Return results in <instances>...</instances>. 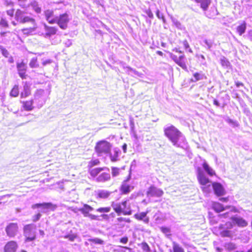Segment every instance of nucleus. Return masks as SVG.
I'll list each match as a JSON object with an SVG mask.
<instances>
[{
	"label": "nucleus",
	"mask_w": 252,
	"mask_h": 252,
	"mask_svg": "<svg viewBox=\"0 0 252 252\" xmlns=\"http://www.w3.org/2000/svg\"><path fill=\"white\" fill-rule=\"evenodd\" d=\"M165 136L172 145L177 148L185 149L188 142L184 134L173 125H167L164 127Z\"/></svg>",
	"instance_id": "f257e3e1"
},
{
	"label": "nucleus",
	"mask_w": 252,
	"mask_h": 252,
	"mask_svg": "<svg viewBox=\"0 0 252 252\" xmlns=\"http://www.w3.org/2000/svg\"><path fill=\"white\" fill-rule=\"evenodd\" d=\"M197 179L202 186V189L204 192H209L213 189L217 196H222L225 194V191L222 185L216 182L212 183L200 169L197 170Z\"/></svg>",
	"instance_id": "f03ea898"
},
{
	"label": "nucleus",
	"mask_w": 252,
	"mask_h": 252,
	"mask_svg": "<svg viewBox=\"0 0 252 252\" xmlns=\"http://www.w3.org/2000/svg\"><path fill=\"white\" fill-rule=\"evenodd\" d=\"M90 174L98 182H105L110 179L109 170L104 168H95L90 169Z\"/></svg>",
	"instance_id": "7ed1b4c3"
},
{
	"label": "nucleus",
	"mask_w": 252,
	"mask_h": 252,
	"mask_svg": "<svg viewBox=\"0 0 252 252\" xmlns=\"http://www.w3.org/2000/svg\"><path fill=\"white\" fill-rule=\"evenodd\" d=\"M27 9L22 10L17 9L14 14V19L16 21H12L11 23L14 26H16L18 23L25 24L26 23H31L34 24L35 20L32 17L26 15Z\"/></svg>",
	"instance_id": "20e7f679"
},
{
	"label": "nucleus",
	"mask_w": 252,
	"mask_h": 252,
	"mask_svg": "<svg viewBox=\"0 0 252 252\" xmlns=\"http://www.w3.org/2000/svg\"><path fill=\"white\" fill-rule=\"evenodd\" d=\"M48 94L42 89L37 90L34 94L33 99L34 107L40 108L45 103Z\"/></svg>",
	"instance_id": "39448f33"
},
{
	"label": "nucleus",
	"mask_w": 252,
	"mask_h": 252,
	"mask_svg": "<svg viewBox=\"0 0 252 252\" xmlns=\"http://www.w3.org/2000/svg\"><path fill=\"white\" fill-rule=\"evenodd\" d=\"M112 206L118 215H120L121 214L125 215H130L131 214L132 212L130 207L129 205H127L126 200L122 201L121 203L113 202Z\"/></svg>",
	"instance_id": "423d86ee"
},
{
	"label": "nucleus",
	"mask_w": 252,
	"mask_h": 252,
	"mask_svg": "<svg viewBox=\"0 0 252 252\" xmlns=\"http://www.w3.org/2000/svg\"><path fill=\"white\" fill-rule=\"evenodd\" d=\"M72 19V16L69 12H66L56 16L55 24L62 30H66L69 22Z\"/></svg>",
	"instance_id": "0eeeda50"
},
{
	"label": "nucleus",
	"mask_w": 252,
	"mask_h": 252,
	"mask_svg": "<svg viewBox=\"0 0 252 252\" xmlns=\"http://www.w3.org/2000/svg\"><path fill=\"white\" fill-rule=\"evenodd\" d=\"M24 235L25 242H31L36 238V225L33 223L27 224L24 227Z\"/></svg>",
	"instance_id": "6e6552de"
},
{
	"label": "nucleus",
	"mask_w": 252,
	"mask_h": 252,
	"mask_svg": "<svg viewBox=\"0 0 252 252\" xmlns=\"http://www.w3.org/2000/svg\"><path fill=\"white\" fill-rule=\"evenodd\" d=\"M111 144L105 140H101L97 143L95 149L96 153L100 156L101 154H107L110 152Z\"/></svg>",
	"instance_id": "1a4fd4ad"
},
{
	"label": "nucleus",
	"mask_w": 252,
	"mask_h": 252,
	"mask_svg": "<svg viewBox=\"0 0 252 252\" xmlns=\"http://www.w3.org/2000/svg\"><path fill=\"white\" fill-rule=\"evenodd\" d=\"M39 208H41L43 210V212H44L46 210H55L57 208V206L51 202L36 203L32 205V208L33 209Z\"/></svg>",
	"instance_id": "9d476101"
},
{
	"label": "nucleus",
	"mask_w": 252,
	"mask_h": 252,
	"mask_svg": "<svg viewBox=\"0 0 252 252\" xmlns=\"http://www.w3.org/2000/svg\"><path fill=\"white\" fill-rule=\"evenodd\" d=\"M163 194V191L155 186H151L147 191V195L148 197H160Z\"/></svg>",
	"instance_id": "9b49d317"
},
{
	"label": "nucleus",
	"mask_w": 252,
	"mask_h": 252,
	"mask_svg": "<svg viewBox=\"0 0 252 252\" xmlns=\"http://www.w3.org/2000/svg\"><path fill=\"white\" fill-rule=\"evenodd\" d=\"M18 225L15 223H9L6 228V232L7 235L10 237H14L18 231Z\"/></svg>",
	"instance_id": "f8f14e48"
},
{
	"label": "nucleus",
	"mask_w": 252,
	"mask_h": 252,
	"mask_svg": "<svg viewBox=\"0 0 252 252\" xmlns=\"http://www.w3.org/2000/svg\"><path fill=\"white\" fill-rule=\"evenodd\" d=\"M129 178H127L126 180H124L120 187V191L122 194H126L130 192L132 189H133V187L131 186L128 183Z\"/></svg>",
	"instance_id": "ddd939ff"
},
{
	"label": "nucleus",
	"mask_w": 252,
	"mask_h": 252,
	"mask_svg": "<svg viewBox=\"0 0 252 252\" xmlns=\"http://www.w3.org/2000/svg\"><path fill=\"white\" fill-rule=\"evenodd\" d=\"M44 16L47 21L50 24H55L56 16L54 15L53 10L47 9L44 12Z\"/></svg>",
	"instance_id": "4468645a"
},
{
	"label": "nucleus",
	"mask_w": 252,
	"mask_h": 252,
	"mask_svg": "<svg viewBox=\"0 0 252 252\" xmlns=\"http://www.w3.org/2000/svg\"><path fill=\"white\" fill-rule=\"evenodd\" d=\"M17 68L19 75L22 79H25L26 77V72L27 66L23 62L17 63Z\"/></svg>",
	"instance_id": "2eb2a0df"
},
{
	"label": "nucleus",
	"mask_w": 252,
	"mask_h": 252,
	"mask_svg": "<svg viewBox=\"0 0 252 252\" xmlns=\"http://www.w3.org/2000/svg\"><path fill=\"white\" fill-rule=\"evenodd\" d=\"M23 90L21 93V97H26L31 94V84L27 81L23 82Z\"/></svg>",
	"instance_id": "dca6fc26"
},
{
	"label": "nucleus",
	"mask_w": 252,
	"mask_h": 252,
	"mask_svg": "<svg viewBox=\"0 0 252 252\" xmlns=\"http://www.w3.org/2000/svg\"><path fill=\"white\" fill-rule=\"evenodd\" d=\"M109 154L111 160L115 162L119 160V157L121 155V151L118 148H115L113 149V152H110Z\"/></svg>",
	"instance_id": "f3484780"
},
{
	"label": "nucleus",
	"mask_w": 252,
	"mask_h": 252,
	"mask_svg": "<svg viewBox=\"0 0 252 252\" xmlns=\"http://www.w3.org/2000/svg\"><path fill=\"white\" fill-rule=\"evenodd\" d=\"M18 247L17 243L15 241L8 242L4 247L5 252H15Z\"/></svg>",
	"instance_id": "a211bd4d"
},
{
	"label": "nucleus",
	"mask_w": 252,
	"mask_h": 252,
	"mask_svg": "<svg viewBox=\"0 0 252 252\" xmlns=\"http://www.w3.org/2000/svg\"><path fill=\"white\" fill-rule=\"evenodd\" d=\"M233 222L235 223L239 227H244L248 225L247 221L240 217L232 218Z\"/></svg>",
	"instance_id": "6ab92c4d"
},
{
	"label": "nucleus",
	"mask_w": 252,
	"mask_h": 252,
	"mask_svg": "<svg viewBox=\"0 0 252 252\" xmlns=\"http://www.w3.org/2000/svg\"><path fill=\"white\" fill-rule=\"evenodd\" d=\"M95 196L96 198H101V199H105L108 198L111 192L105 190V189H98L95 191Z\"/></svg>",
	"instance_id": "aec40b11"
},
{
	"label": "nucleus",
	"mask_w": 252,
	"mask_h": 252,
	"mask_svg": "<svg viewBox=\"0 0 252 252\" xmlns=\"http://www.w3.org/2000/svg\"><path fill=\"white\" fill-rule=\"evenodd\" d=\"M213 209L218 213L220 212L231 208L229 206L224 207L223 205L219 202H213L212 204Z\"/></svg>",
	"instance_id": "412c9836"
},
{
	"label": "nucleus",
	"mask_w": 252,
	"mask_h": 252,
	"mask_svg": "<svg viewBox=\"0 0 252 252\" xmlns=\"http://www.w3.org/2000/svg\"><path fill=\"white\" fill-rule=\"evenodd\" d=\"M193 78L191 79V81L192 82H196L198 81L206 79L207 78L206 76L202 72V71L194 73L193 74Z\"/></svg>",
	"instance_id": "4be33fe9"
},
{
	"label": "nucleus",
	"mask_w": 252,
	"mask_h": 252,
	"mask_svg": "<svg viewBox=\"0 0 252 252\" xmlns=\"http://www.w3.org/2000/svg\"><path fill=\"white\" fill-rule=\"evenodd\" d=\"M148 212H141L137 213L134 215V218L139 220H143L145 223H148L149 222V219L147 217Z\"/></svg>",
	"instance_id": "5701e85b"
},
{
	"label": "nucleus",
	"mask_w": 252,
	"mask_h": 252,
	"mask_svg": "<svg viewBox=\"0 0 252 252\" xmlns=\"http://www.w3.org/2000/svg\"><path fill=\"white\" fill-rule=\"evenodd\" d=\"M186 57L184 54L180 55L176 63L185 71H188V67L186 64Z\"/></svg>",
	"instance_id": "b1692460"
},
{
	"label": "nucleus",
	"mask_w": 252,
	"mask_h": 252,
	"mask_svg": "<svg viewBox=\"0 0 252 252\" xmlns=\"http://www.w3.org/2000/svg\"><path fill=\"white\" fill-rule=\"evenodd\" d=\"M94 208L88 204H84L83 207L79 209V211L81 212L84 217H88L89 214V212L92 211Z\"/></svg>",
	"instance_id": "393cba45"
},
{
	"label": "nucleus",
	"mask_w": 252,
	"mask_h": 252,
	"mask_svg": "<svg viewBox=\"0 0 252 252\" xmlns=\"http://www.w3.org/2000/svg\"><path fill=\"white\" fill-rule=\"evenodd\" d=\"M125 69L126 71L129 75L131 76H137L138 77H142L143 76V74L142 73L139 72L135 69L129 67V66H126L125 67Z\"/></svg>",
	"instance_id": "a878e982"
},
{
	"label": "nucleus",
	"mask_w": 252,
	"mask_h": 252,
	"mask_svg": "<svg viewBox=\"0 0 252 252\" xmlns=\"http://www.w3.org/2000/svg\"><path fill=\"white\" fill-rule=\"evenodd\" d=\"M32 9L37 14H40L41 12V8L38 2L36 0H32L31 1L29 4Z\"/></svg>",
	"instance_id": "bb28decb"
},
{
	"label": "nucleus",
	"mask_w": 252,
	"mask_h": 252,
	"mask_svg": "<svg viewBox=\"0 0 252 252\" xmlns=\"http://www.w3.org/2000/svg\"><path fill=\"white\" fill-rule=\"evenodd\" d=\"M45 30L46 32V34L49 36L55 34L57 31V29L56 28L53 27H49L47 25H45Z\"/></svg>",
	"instance_id": "cd10ccee"
},
{
	"label": "nucleus",
	"mask_w": 252,
	"mask_h": 252,
	"mask_svg": "<svg viewBox=\"0 0 252 252\" xmlns=\"http://www.w3.org/2000/svg\"><path fill=\"white\" fill-rule=\"evenodd\" d=\"M34 104L33 99L23 102V107L24 109L27 111H31L33 109L34 106H33Z\"/></svg>",
	"instance_id": "c85d7f7f"
},
{
	"label": "nucleus",
	"mask_w": 252,
	"mask_h": 252,
	"mask_svg": "<svg viewBox=\"0 0 252 252\" xmlns=\"http://www.w3.org/2000/svg\"><path fill=\"white\" fill-rule=\"evenodd\" d=\"M224 121L233 127H237L239 126V123L236 121L230 119L229 117H226L224 118Z\"/></svg>",
	"instance_id": "c756f323"
},
{
	"label": "nucleus",
	"mask_w": 252,
	"mask_h": 252,
	"mask_svg": "<svg viewBox=\"0 0 252 252\" xmlns=\"http://www.w3.org/2000/svg\"><path fill=\"white\" fill-rule=\"evenodd\" d=\"M246 30V23L245 22L243 21V23L237 26L236 30L237 32L240 35H242L243 33L245 32Z\"/></svg>",
	"instance_id": "7c9ffc66"
},
{
	"label": "nucleus",
	"mask_w": 252,
	"mask_h": 252,
	"mask_svg": "<svg viewBox=\"0 0 252 252\" xmlns=\"http://www.w3.org/2000/svg\"><path fill=\"white\" fill-rule=\"evenodd\" d=\"M171 21L173 23L174 25L179 30L181 31H184L185 27L177 19L171 17Z\"/></svg>",
	"instance_id": "2f4dec72"
},
{
	"label": "nucleus",
	"mask_w": 252,
	"mask_h": 252,
	"mask_svg": "<svg viewBox=\"0 0 252 252\" xmlns=\"http://www.w3.org/2000/svg\"><path fill=\"white\" fill-rule=\"evenodd\" d=\"M203 168L204 170L210 176L214 175L215 173V171L213 170L212 168H211L208 163L206 162H204L203 164Z\"/></svg>",
	"instance_id": "473e14b6"
},
{
	"label": "nucleus",
	"mask_w": 252,
	"mask_h": 252,
	"mask_svg": "<svg viewBox=\"0 0 252 252\" xmlns=\"http://www.w3.org/2000/svg\"><path fill=\"white\" fill-rule=\"evenodd\" d=\"M223 247L226 250L229 251L235 250L237 248L236 245L234 243L232 242L224 243L223 245Z\"/></svg>",
	"instance_id": "72a5a7b5"
},
{
	"label": "nucleus",
	"mask_w": 252,
	"mask_h": 252,
	"mask_svg": "<svg viewBox=\"0 0 252 252\" xmlns=\"http://www.w3.org/2000/svg\"><path fill=\"white\" fill-rule=\"evenodd\" d=\"M220 63L222 66L226 68H228L230 65L229 61L224 56L220 58Z\"/></svg>",
	"instance_id": "f704fd0d"
},
{
	"label": "nucleus",
	"mask_w": 252,
	"mask_h": 252,
	"mask_svg": "<svg viewBox=\"0 0 252 252\" xmlns=\"http://www.w3.org/2000/svg\"><path fill=\"white\" fill-rule=\"evenodd\" d=\"M0 4L6 7H13L14 3L11 0H0Z\"/></svg>",
	"instance_id": "c9c22d12"
},
{
	"label": "nucleus",
	"mask_w": 252,
	"mask_h": 252,
	"mask_svg": "<svg viewBox=\"0 0 252 252\" xmlns=\"http://www.w3.org/2000/svg\"><path fill=\"white\" fill-rule=\"evenodd\" d=\"M173 250L174 252H184V249L176 242L173 243Z\"/></svg>",
	"instance_id": "e433bc0d"
},
{
	"label": "nucleus",
	"mask_w": 252,
	"mask_h": 252,
	"mask_svg": "<svg viewBox=\"0 0 252 252\" xmlns=\"http://www.w3.org/2000/svg\"><path fill=\"white\" fill-rule=\"evenodd\" d=\"M10 95L13 97H16L19 94V88L18 85H15L10 92Z\"/></svg>",
	"instance_id": "4c0bfd02"
},
{
	"label": "nucleus",
	"mask_w": 252,
	"mask_h": 252,
	"mask_svg": "<svg viewBox=\"0 0 252 252\" xmlns=\"http://www.w3.org/2000/svg\"><path fill=\"white\" fill-rule=\"evenodd\" d=\"M29 65L31 68H36L38 67L37 58H32L30 62Z\"/></svg>",
	"instance_id": "58836bf2"
},
{
	"label": "nucleus",
	"mask_w": 252,
	"mask_h": 252,
	"mask_svg": "<svg viewBox=\"0 0 252 252\" xmlns=\"http://www.w3.org/2000/svg\"><path fill=\"white\" fill-rule=\"evenodd\" d=\"M203 42L205 43V47L207 49H210L213 46V41L210 39H205L203 40Z\"/></svg>",
	"instance_id": "ea45409f"
},
{
	"label": "nucleus",
	"mask_w": 252,
	"mask_h": 252,
	"mask_svg": "<svg viewBox=\"0 0 252 252\" xmlns=\"http://www.w3.org/2000/svg\"><path fill=\"white\" fill-rule=\"evenodd\" d=\"M141 247L142 249V250L145 252H150L151 251V249L149 247V246L148 245V244L146 242H142L141 244Z\"/></svg>",
	"instance_id": "a19ab883"
},
{
	"label": "nucleus",
	"mask_w": 252,
	"mask_h": 252,
	"mask_svg": "<svg viewBox=\"0 0 252 252\" xmlns=\"http://www.w3.org/2000/svg\"><path fill=\"white\" fill-rule=\"evenodd\" d=\"M27 0H21L18 1V5L19 6L22 8L24 9V10L26 9L29 6V4H28L27 3Z\"/></svg>",
	"instance_id": "79ce46f5"
},
{
	"label": "nucleus",
	"mask_w": 252,
	"mask_h": 252,
	"mask_svg": "<svg viewBox=\"0 0 252 252\" xmlns=\"http://www.w3.org/2000/svg\"><path fill=\"white\" fill-rule=\"evenodd\" d=\"M88 241L90 242H93L96 244L102 245L103 244V241L97 238H94L92 239H88Z\"/></svg>",
	"instance_id": "37998d69"
},
{
	"label": "nucleus",
	"mask_w": 252,
	"mask_h": 252,
	"mask_svg": "<svg viewBox=\"0 0 252 252\" xmlns=\"http://www.w3.org/2000/svg\"><path fill=\"white\" fill-rule=\"evenodd\" d=\"M156 15L158 19H161L164 23L166 22V20L163 14L162 13H160L158 9L156 11Z\"/></svg>",
	"instance_id": "c03bdc74"
},
{
	"label": "nucleus",
	"mask_w": 252,
	"mask_h": 252,
	"mask_svg": "<svg viewBox=\"0 0 252 252\" xmlns=\"http://www.w3.org/2000/svg\"><path fill=\"white\" fill-rule=\"evenodd\" d=\"M111 208L108 207H101L96 209V211L100 213H107L110 212Z\"/></svg>",
	"instance_id": "a18cd8bd"
},
{
	"label": "nucleus",
	"mask_w": 252,
	"mask_h": 252,
	"mask_svg": "<svg viewBox=\"0 0 252 252\" xmlns=\"http://www.w3.org/2000/svg\"><path fill=\"white\" fill-rule=\"evenodd\" d=\"M0 50L1 51L2 55L4 57H5L6 58L8 57L9 53L8 51L5 48H4V47H3L1 46H0Z\"/></svg>",
	"instance_id": "49530a36"
},
{
	"label": "nucleus",
	"mask_w": 252,
	"mask_h": 252,
	"mask_svg": "<svg viewBox=\"0 0 252 252\" xmlns=\"http://www.w3.org/2000/svg\"><path fill=\"white\" fill-rule=\"evenodd\" d=\"M183 44L184 48L186 50L188 51L190 53H192V51L191 49V48L189 47V44L188 43V42L187 41V40H184L183 42Z\"/></svg>",
	"instance_id": "de8ad7c7"
},
{
	"label": "nucleus",
	"mask_w": 252,
	"mask_h": 252,
	"mask_svg": "<svg viewBox=\"0 0 252 252\" xmlns=\"http://www.w3.org/2000/svg\"><path fill=\"white\" fill-rule=\"evenodd\" d=\"M77 235L75 234H69L64 236L65 238L68 239L70 241H74V239L76 238Z\"/></svg>",
	"instance_id": "09e8293b"
},
{
	"label": "nucleus",
	"mask_w": 252,
	"mask_h": 252,
	"mask_svg": "<svg viewBox=\"0 0 252 252\" xmlns=\"http://www.w3.org/2000/svg\"><path fill=\"white\" fill-rule=\"evenodd\" d=\"M112 174L113 177H116L119 174V169L117 167H112Z\"/></svg>",
	"instance_id": "8fccbe9b"
},
{
	"label": "nucleus",
	"mask_w": 252,
	"mask_h": 252,
	"mask_svg": "<svg viewBox=\"0 0 252 252\" xmlns=\"http://www.w3.org/2000/svg\"><path fill=\"white\" fill-rule=\"evenodd\" d=\"M160 230L164 234H169L170 233V229L168 227L165 226H161L160 228Z\"/></svg>",
	"instance_id": "3c124183"
},
{
	"label": "nucleus",
	"mask_w": 252,
	"mask_h": 252,
	"mask_svg": "<svg viewBox=\"0 0 252 252\" xmlns=\"http://www.w3.org/2000/svg\"><path fill=\"white\" fill-rule=\"evenodd\" d=\"M242 107L243 108V112L247 116L249 115L250 114V111L249 109L248 108L247 105L245 103L242 104Z\"/></svg>",
	"instance_id": "603ef678"
},
{
	"label": "nucleus",
	"mask_w": 252,
	"mask_h": 252,
	"mask_svg": "<svg viewBox=\"0 0 252 252\" xmlns=\"http://www.w3.org/2000/svg\"><path fill=\"white\" fill-rule=\"evenodd\" d=\"M42 64L43 66H46L48 64H50L52 63H53V60L51 59H44L42 60Z\"/></svg>",
	"instance_id": "864d4df0"
},
{
	"label": "nucleus",
	"mask_w": 252,
	"mask_h": 252,
	"mask_svg": "<svg viewBox=\"0 0 252 252\" xmlns=\"http://www.w3.org/2000/svg\"><path fill=\"white\" fill-rule=\"evenodd\" d=\"M127 250L130 251L131 249L127 247L120 246L119 247V249L118 250L119 252H126V251Z\"/></svg>",
	"instance_id": "5fc2aeb1"
},
{
	"label": "nucleus",
	"mask_w": 252,
	"mask_h": 252,
	"mask_svg": "<svg viewBox=\"0 0 252 252\" xmlns=\"http://www.w3.org/2000/svg\"><path fill=\"white\" fill-rule=\"evenodd\" d=\"M99 163V161L98 159H95L94 160L91 161L89 163V166L90 167H92L94 165H97Z\"/></svg>",
	"instance_id": "6e6d98bb"
},
{
	"label": "nucleus",
	"mask_w": 252,
	"mask_h": 252,
	"mask_svg": "<svg viewBox=\"0 0 252 252\" xmlns=\"http://www.w3.org/2000/svg\"><path fill=\"white\" fill-rule=\"evenodd\" d=\"M0 25L3 27H8V22L5 19L1 18L0 21Z\"/></svg>",
	"instance_id": "4d7b16f0"
},
{
	"label": "nucleus",
	"mask_w": 252,
	"mask_h": 252,
	"mask_svg": "<svg viewBox=\"0 0 252 252\" xmlns=\"http://www.w3.org/2000/svg\"><path fill=\"white\" fill-rule=\"evenodd\" d=\"M199 58H200L199 60L202 64L204 65H206L207 64L206 62L205 61V58L204 55H200L199 56Z\"/></svg>",
	"instance_id": "13d9d810"
},
{
	"label": "nucleus",
	"mask_w": 252,
	"mask_h": 252,
	"mask_svg": "<svg viewBox=\"0 0 252 252\" xmlns=\"http://www.w3.org/2000/svg\"><path fill=\"white\" fill-rule=\"evenodd\" d=\"M221 234L223 237H229L231 235V232L229 230H223Z\"/></svg>",
	"instance_id": "bf43d9fd"
},
{
	"label": "nucleus",
	"mask_w": 252,
	"mask_h": 252,
	"mask_svg": "<svg viewBox=\"0 0 252 252\" xmlns=\"http://www.w3.org/2000/svg\"><path fill=\"white\" fill-rule=\"evenodd\" d=\"M41 216V215L39 213H38L36 215L33 216L32 217L33 221L36 222L37 221H38L40 219Z\"/></svg>",
	"instance_id": "052dcab7"
},
{
	"label": "nucleus",
	"mask_w": 252,
	"mask_h": 252,
	"mask_svg": "<svg viewBox=\"0 0 252 252\" xmlns=\"http://www.w3.org/2000/svg\"><path fill=\"white\" fill-rule=\"evenodd\" d=\"M14 9L13 8H12L11 9H9V10H7L6 11V13L7 14L10 16L11 17H12L14 16Z\"/></svg>",
	"instance_id": "680f3d73"
},
{
	"label": "nucleus",
	"mask_w": 252,
	"mask_h": 252,
	"mask_svg": "<svg viewBox=\"0 0 252 252\" xmlns=\"http://www.w3.org/2000/svg\"><path fill=\"white\" fill-rule=\"evenodd\" d=\"M219 217L220 218H231V217L230 216V215H229V212H226V213L222 214H220V215H219Z\"/></svg>",
	"instance_id": "e2e57ef3"
},
{
	"label": "nucleus",
	"mask_w": 252,
	"mask_h": 252,
	"mask_svg": "<svg viewBox=\"0 0 252 252\" xmlns=\"http://www.w3.org/2000/svg\"><path fill=\"white\" fill-rule=\"evenodd\" d=\"M146 13L150 18L152 19L154 18V15L151 10L149 9L147 10Z\"/></svg>",
	"instance_id": "0e129e2a"
},
{
	"label": "nucleus",
	"mask_w": 252,
	"mask_h": 252,
	"mask_svg": "<svg viewBox=\"0 0 252 252\" xmlns=\"http://www.w3.org/2000/svg\"><path fill=\"white\" fill-rule=\"evenodd\" d=\"M128 242V238L127 237H123L120 239V242L123 244H126Z\"/></svg>",
	"instance_id": "69168bd1"
},
{
	"label": "nucleus",
	"mask_w": 252,
	"mask_h": 252,
	"mask_svg": "<svg viewBox=\"0 0 252 252\" xmlns=\"http://www.w3.org/2000/svg\"><path fill=\"white\" fill-rule=\"evenodd\" d=\"M65 46L66 47H69L72 45V41L70 39H67L64 42Z\"/></svg>",
	"instance_id": "338daca9"
},
{
	"label": "nucleus",
	"mask_w": 252,
	"mask_h": 252,
	"mask_svg": "<svg viewBox=\"0 0 252 252\" xmlns=\"http://www.w3.org/2000/svg\"><path fill=\"white\" fill-rule=\"evenodd\" d=\"M243 2L246 3L248 6L252 7V0H243Z\"/></svg>",
	"instance_id": "774afa93"
}]
</instances>
